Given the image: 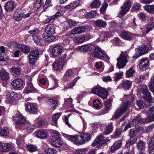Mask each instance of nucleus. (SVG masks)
<instances>
[{
    "instance_id": "3c124183",
    "label": "nucleus",
    "mask_w": 154,
    "mask_h": 154,
    "mask_svg": "<svg viewBox=\"0 0 154 154\" xmlns=\"http://www.w3.org/2000/svg\"><path fill=\"white\" fill-rule=\"evenodd\" d=\"M137 104L140 109H143L146 106L145 103L141 100L137 101Z\"/></svg>"
},
{
    "instance_id": "de8ad7c7",
    "label": "nucleus",
    "mask_w": 154,
    "mask_h": 154,
    "mask_svg": "<svg viewBox=\"0 0 154 154\" xmlns=\"http://www.w3.org/2000/svg\"><path fill=\"white\" fill-rule=\"evenodd\" d=\"M44 153L45 154H56L57 151L54 149L49 148L46 149Z\"/></svg>"
},
{
    "instance_id": "ea45409f",
    "label": "nucleus",
    "mask_w": 154,
    "mask_h": 154,
    "mask_svg": "<svg viewBox=\"0 0 154 154\" xmlns=\"http://www.w3.org/2000/svg\"><path fill=\"white\" fill-rule=\"evenodd\" d=\"M75 69H68L64 74L65 77L67 78L72 76L74 72Z\"/></svg>"
},
{
    "instance_id": "052dcab7",
    "label": "nucleus",
    "mask_w": 154,
    "mask_h": 154,
    "mask_svg": "<svg viewBox=\"0 0 154 154\" xmlns=\"http://www.w3.org/2000/svg\"><path fill=\"white\" fill-rule=\"evenodd\" d=\"M50 36H45V34H43L42 37L45 40V41L47 42H51L53 41V37Z\"/></svg>"
},
{
    "instance_id": "5fc2aeb1",
    "label": "nucleus",
    "mask_w": 154,
    "mask_h": 154,
    "mask_svg": "<svg viewBox=\"0 0 154 154\" xmlns=\"http://www.w3.org/2000/svg\"><path fill=\"white\" fill-rule=\"evenodd\" d=\"M75 85V84L73 82L68 83L67 84V85L66 86L64 87V88L62 90L64 91H65L68 89H70L72 88Z\"/></svg>"
},
{
    "instance_id": "c9c22d12",
    "label": "nucleus",
    "mask_w": 154,
    "mask_h": 154,
    "mask_svg": "<svg viewBox=\"0 0 154 154\" xmlns=\"http://www.w3.org/2000/svg\"><path fill=\"white\" fill-rule=\"evenodd\" d=\"M74 41L75 43H81L84 41L85 40V37L84 36L80 35L75 37L73 38Z\"/></svg>"
},
{
    "instance_id": "a18cd8bd",
    "label": "nucleus",
    "mask_w": 154,
    "mask_h": 154,
    "mask_svg": "<svg viewBox=\"0 0 154 154\" xmlns=\"http://www.w3.org/2000/svg\"><path fill=\"white\" fill-rule=\"evenodd\" d=\"M26 147L30 152H34L36 151L37 149L36 146L33 145H27Z\"/></svg>"
},
{
    "instance_id": "473e14b6",
    "label": "nucleus",
    "mask_w": 154,
    "mask_h": 154,
    "mask_svg": "<svg viewBox=\"0 0 154 154\" xmlns=\"http://www.w3.org/2000/svg\"><path fill=\"white\" fill-rule=\"evenodd\" d=\"M133 122V124L135 125L139 123H141L144 122V120L142 119L140 116L138 115L136 116L132 120Z\"/></svg>"
},
{
    "instance_id": "4468645a",
    "label": "nucleus",
    "mask_w": 154,
    "mask_h": 154,
    "mask_svg": "<svg viewBox=\"0 0 154 154\" xmlns=\"http://www.w3.org/2000/svg\"><path fill=\"white\" fill-rule=\"evenodd\" d=\"M148 117L145 119V122H149L154 121V106L150 108L147 111Z\"/></svg>"
},
{
    "instance_id": "e2e57ef3",
    "label": "nucleus",
    "mask_w": 154,
    "mask_h": 154,
    "mask_svg": "<svg viewBox=\"0 0 154 154\" xmlns=\"http://www.w3.org/2000/svg\"><path fill=\"white\" fill-rule=\"evenodd\" d=\"M51 0H46L45 3L43 7V10L45 11L48 7L51 6Z\"/></svg>"
},
{
    "instance_id": "c03bdc74",
    "label": "nucleus",
    "mask_w": 154,
    "mask_h": 154,
    "mask_svg": "<svg viewBox=\"0 0 154 154\" xmlns=\"http://www.w3.org/2000/svg\"><path fill=\"white\" fill-rule=\"evenodd\" d=\"M105 105V109L106 112H108L111 106V100L109 99L106 100L104 102Z\"/></svg>"
},
{
    "instance_id": "f704fd0d",
    "label": "nucleus",
    "mask_w": 154,
    "mask_h": 154,
    "mask_svg": "<svg viewBox=\"0 0 154 154\" xmlns=\"http://www.w3.org/2000/svg\"><path fill=\"white\" fill-rule=\"evenodd\" d=\"M92 47V46L91 44H87L85 45L79 46L78 48V49L81 51H87L90 48H91Z\"/></svg>"
},
{
    "instance_id": "4d7b16f0",
    "label": "nucleus",
    "mask_w": 154,
    "mask_h": 154,
    "mask_svg": "<svg viewBox=\"0 0 154 154\" xmlns=\"http://www.w3.org/2000/svg\"><path fill=\"white\" fill-rule=\"evenodd\" d=\"M147 29L149 32L154 27V22L151 21L146 26Z\"/></svg>"
},
{
    "instance_id": "39448f33",
    "label": "nucleus",
    "mask_w": 154,
    "mask_h": 154,
    "mask_svg": "<svg viewBox=\"0 0 154 154\" xmlns=\"http://www.w3.org/2000/svg\"><path fill=\"white\" fill-rule=\"evenodd\" d=\"M64 48L61 45L54 47L51 49V54L52 57H55L61 55L64 51Z\"/></svg>"
},
{
    "instance_id": "7c9ffc66",
    "label": "nucleus",
    "mask_w": 154,
    "mask_h": 154,
    "mask_svg": "<svg viewBox=\"0 0 154 154\" xmlns=\"http://www.w3.org/2000/svg\"><path fill=\"white\" fill-rule=\"evenodd\" d=\"M146 143L142 140H140L137 143V147L140 152H142L145 150Z\"/></svg>"
},
{
    "instance_id": "774afa93",
    "label": "nucleus",
    "mask_w": 154,
    "mask_h": 154,
    "mask_svg": "<svg viewBox=\"0 0 154 154\" xmlns=\"http://www.w3.org/2000/svg\"><path fill=\"white\" fill-rule=\"evenodd\" d=\"M114 43L116 45H122V43L121 41L119 38L116 37L113 40Z\"/></svg>"
},
{
    "instance_id": "bb28decb",
    "label": "nucleus",
    "mask_w": 154,
    "mask_h": 154,
    "mask_svg": "<svg viewBox=\"0 0 154 154\" xmlns=\"http://www.w3.org/2000/svg\"><path fill=\"white\" fill-rule=\"evenodd\" d=\"M113 124L112 122L109 123L105 128V130L103 134L105 135H107L111 133L113 130Z\"/></svg>"
},
{
    "instance_id": "aec40b11",
    "label": "nucleus",
    "mask_w": 154,
    "mask_h": 154,
    "mask_svg": "<svg viewBox=\"0 0 154 154\" xmlns=\"http://www.w3.org/2000/svg\"><path fill=\"white\" fill-rule=\"evenodd\" d=\"M63 136L66 137L68 140L74 142L77 144L80 145L78 143V140L80 139L79 136H71L65 134H63Z\"/></svg>"
},
{
    "instance_id": "a19ab883",
    "label": "nucleus",
    "mask_w": 154,
    "mask_h": 154,
    "mask_svg": "<svg viewBox=\"0 0 154 154\" xmlns=\"http://www.w3.org/2000/svg\"><path fill=\"white\" fill-rule=\"evenodd\" d=\"M149 88L150 91L153 92L154 94V76L151 77L150 80L149 82Z\"/></svg>"
},
{
    "instance_id": "69168bd1",
    "label": "nucleus",
    "mask_w": 154,
    "mask_h": 154,
    "mask_svg": "<svg viewBox=\"0 0 154 154\" xmlns=\"http://www.w3.org/2000/svg\"><path fill=\"white\" fill-rule=\"evenodd\" d=\"M101 87H95L92 89L91 90L92 92L94 94H96L97 95L99 91L100 90V89Z\"/></svg>"
},
{
    "instance_id": "bf43d9fd",
    "label": "nucleus",
    "mask_w": 154,
    "mask_h": 154,
    "mask_svg": "<svg viewBox=\"0 0 154 154\" xmlns=\"http://www.w3.org/2000/svg\"><path fill=\"white\" fill-rule=\"evenodd\" d=\"M39 54V51L37 50H35L32 51L31 53L29 55L38 58Z\"/></svg>"
},
{
    "instance_id": "37998d69",
    "label": "nucleus",
    "mask_w": 154,
    "mask_h": 154,
    "mask_svg": "<svg viewBox=\"0 0 154 154\" xmlns=\"http://www.w3.org/2000/svg\"><path fill=\"white\" fill-rule=\"evenodd\" d=\"M140 34V35L142 36L145 35L146 34H147L149 31L147 29V28L146 26H143L142 28H141Z\"/></svg>"
},
{
    "instance_id": "9d476101",
    "label": "nucleus",
    "mask_w": 154,
    "mask_h": 154,
    "mask_svg": "<svg viewBox=\"0 0 154 154\" xmlns=\"http://www.w3.org/2000/svg\"><path fill=\"white\" fill-rule=\"evenodd\" d=\"M85 28L84 26H80L76 27L73 29L71 31V33H67L66 35V38L72 37L71 35L72 34H77L81 33L85 31Z\"/></svg>"
},
{
    "instance_id": "13d9d810",
    "label": "nucleus",
    "mask_w": 154,
    "mask_h": 154,
    "mask_svg": "<svg viewBox=\"0 0 154 154\" xmlns=\"http://www.w3.org/2000/svg\"><path fill=\"white\" fill-rule=\"evenodd\" d=\"M134 73V70L132 68H130L129 70L127 71L126 73V75L129 77L132 76Z\"/></svg>"
},
{
    "instance_id": "6e6552de",
    "label": "nucleus",
    "mask_w": 154,
    "mask_h": 154,
    "mask_svg": "<svg viewBox=\"0 0 154 154\" xmlns=\"http://www.w3.org/2000/svg\"><path fill=\"white\" fill-rule=\"evenodd\" d=\"M78 143L81 145L89 141L91 139V135L89 133H84L80 134Z\"/></svg>"
},
{
    "instance_id": "7ed1b4c3",
    "label": "nucleus",
    "mask_w": 154,
    "mask_h": 154,
    "mask_svg": "<svg viewBox=\"0 0 154 154\" xmlns=\"http://www.w3.org/2000/svg\"><path fill=\"white\" fill-rule=\"evenodd\" d=\"M129 58V56L126 52H122L120 57L117 59L118 68L119 69L124 68L128 62Z\"/></svg>"
},
{
    "instance_id": "09e8293b",
    "label": "nucleus",
    "mask_w": 154,
    "mask_h": 154,
    "mask_svg": "<svg viewBox=\"0 0 154 154\" xmlns=\"http://www.w3.org/2000/svg\"><path fill=\"white\" fill-rule=\"evenodd\" d=\"M93 105L94 107L97 109H100L101 106V103L98 99H97L94 101Z\"/></svg>"
},
{
    "instance_id": "0e129e2a",
    "label": "nucleus",
    "mask_w": 154,
    "mask_h": 154,
    "mask_svg": "<svg viewBox=\"0 0 154 154\" xmlns=\"http://www.w3.org/2000/svg\"><path fill=\"white\" fill-rule=\"evenodd\" d=\"M122 75V72L116 73L115 74L114 79L115 81H116L120 79Z\"/></svg>"
},
{
    "instance_id": "393cba45",
    "label": "nucleus",
    "mask_w": 154,
    "mask_h": 154,
    "mask_svg": "<svg viewBox=\"0 0 154 154\" xmlns=\"http://www.w3.org/2000/svg\"><path fill=\"white\" fill-rule=\"evenodd\" d=\"M103 139L104 137L102 135H100L97 137L96 140L94 141L92 143V146H94L97 145L101 142H102ZM108 141V140H103V141H104L105 142L102 143H106Z\"/></svg>"
},
{
    "instance_id": "8fccbe9b",
    "label": "nucleus",
    "mask_w": 154,
    "mask_h": 154,
    "mask_svg": "<svg viewBox=\"0 0 154 154\" xmlns=\"http://www.w3.org/2000/svg\"><path fill=\"white\" fill-rule=\"evenodd\" d=\"M8 133V130L7 128H4L0 129V135L1 136H6Z\"/></svg>"
},
{
    "instance_id": "c85d7f7f",
    "label": "nucleus",
    "mask_w": 154,
    "mask_h": 154,
    "mask_svg": "<svg viewBox=\"0 0 154 154\" xmlns=\"http://www.w3.org/2000/svg\"><path fill=\"white\" fill-rule=\"evenodd\" d=\"M15 7V5L12 2H8L5 4V8L8 11H10L13 10Z\"/></svg>"
},
{
    "instance_id": "a878e982",
    "label": "nucleus",
    "mask_w": 154,
    "mask_h": 154,
    "mask_svg": "<svg viewBox=\"0 0 154 154\" xmlns=\"http://www.w3.org/2000/svg\"><path fill=\"white\" fill-rule=\"evenodd\" d=\"M131 85L130 81L127 80L123 81L120 84L119 86L122 87L125 89H128L131 88Z\"/></svg>"
},
{
    "instance_id": "1a4fd4ad",
    "label": "nucleus",
    "mask_w": 154,
    "mask_h": 154,
    "mask_svg": "<svg viewBox=\"0 0 154 154\" xmlns=\"http://www.w3.org/2000/svg\"><path fill=\"white\" fill-rule=\"evenodd\" d=\"M6 98L5 101L6 103H11L15 100L17 97V94L14 92L11 93L8 91L5 92Z\"/></svg>"
},
{
    "instance_id": "cd10ccee",
    "label": "nucleus",
    "mask_w": 154,
    "mask_h": 154,
    "mask_svg": "<svg viewBox=\"0 0 154 154\" xmlns=\"http://www.w3.org/2000/svg\"><path fill=\"white\" fill-rule=\"evenodd\" d=\"M100 89H101V90H100V91H99L98 94H97V95L102 99H104L106 98L108 95L107 91L104 88L101 87Z\"/></svg>"
},
{
    "instance_id": "423d86ee",
    "label": "nucleus",
    "mask_w": 154,
    "mask_h": 154,
    "mask_svg": "<svg viewBox=\"0 0 154 154\" xmlns=\"http://www.w3.org/2000/svg\"><path fill=\"white\" fill-rule=\"evenodd\" d=\"M136 53L133 57L134 59H136L142 55L147 53L148 51V47L145 45H142L136 50Z\"/></svg>"
},
{
    "instance_id": "2eb2a0df",
    "label": "nucleus",
    "mask_w": 154,
    "mask_h": 154,
    "mask_svg": "<svg viewBox=\"0 0 154 154\" xmlns=\"http://www.w3.org/2000/svg\"><path fill=\"white\" fill-rule=\"evenodd\" d=\"M11 84L14 88L21 89L23 87V82L20 79H17L13 81Z\"/></svg>"
},
{
    "instance_id": "20e7f679",
    "label": "nucleus",
    "mask_w": 154,
    "mask_h": 154,
    "mask_svg": "<svg viewBox=\"0 0 154 154\" xmlns=\"http://www.w3.org/2000/svg\"><path fill=\"white\" fill-rule=\"evenodd\" d=\"M104 51L100 48L93 47L90 50V53L97 58L103 60L104 59Z\"/></svg>"
},
{
    "instance_id": "f8f14e48",
    "label": "nucleus",
    "mask_w": 154,
    "mask_h": 154,
    "mask_svg": "<svg viewBox=\"0 0 154 154\" xmlns=\"http://www.w3.org/2000/svg\"><path fill=\"white\" fill-rule=\"evenodd\" d=\"M142 91L144 94V99L149 103L152 102V99L147 87L146 86H143L142 88Z\"/></svg>"
},
{
    "instance_id": "6ab92c4d",
    "label": "nucleus",
    "mask_w": 154,
    "mask_h": 154,
    "mask_svg": "<svg viewBox=\"0 0 154 154\" xmlns=\"http://www.w3.org/2000/svg\"><path fill=\"white\" fill-rule=\"evenodd\" d=\"M149 61L146 58L142 59L139 63V67L143 70H146L149 67Z\"/></svg>"
},
{
    "instance_id": "58836bf2",
    "label": "nucleus",
    "mask_w": 154,
    "mask_h": 154,
    "mask_svg": "<svg viewBox=\"0 0 154 154\" xmlns=\"http://www.w3.org/2000/svg\"><path fill=\"white\" fill-rule=\"evenodd\" d=\"M36 136L38 138L43 139L46 137L47 134L45 132L39 131L37 132Z\"/></svg>"
},
{
    "instance_id": "c756f323",
    "label": "nucleus",
    "mask_w": 154,
    "mask_h": 154,
    "mask_svg": "<svg viewBox=\"0 0 154 154\" xmlns=\"http://www.w3.org/2000/svg\"><path fill=\"white\" fill-rule=\"evenodd\" d=\"M17 47L24 53H28L30 50V48L28 46L25 45L18 44L17 45Z\"/></svg>"
},
{
    "instance_id": "2f4dec72",
    "label": "nucleus",
    "mask_w": 154,
    "mask_h": 154,
    "mask_svg": "<svg viewBox=\"0 0 154 154\" xmlns=\"http://www.w3.org/2000/svg\"><path fill=\"white\" fill-rule=\"evenodd\" d=\"M0 77L2 80H8L9 78V74L5 70H1L0 71Z\"/></svg>"
},
{
    "instance_id": "72a5a7b5",
    "label": "nucleus",
    "mask_w": 154,
    "mask_h": 154,
    "mask_svg": "<svg viewBox=\"0 0 154 154\" xmlns=\"http://www.w3.org/2000/svg\"><path fill=\"white\" fill-rule=\"evenodd\" d=\"M11 74L15 77L18 76L20 73V70L17 67H12L10 69Z\"/></svg>"
},
{
    "instance_id": "49530a36",
    "label": "nucleus",
    "mask_w": 154,
    "mask_h": 154,
    "mask_svg": "<svg viewBox=\"0 0 154 154\" xmlns=\"http://www.w3.org/2000/svg\"><path fill=\"white\" fill-rule=\"evenodd\" d=\"M144 7L145 10L149 13L154 12V5H146Z\"/></svg>"
},
{
    "instance_id": "e433bc0d",
    "label": "nucleus",
    "mask_w": 154,
    "mask_h": 154,
    "mask_svg": "<svg viewBox=\"0 0 154 154\" xmlns=\"http://www.w3.org/2000/svg\"><path fill=\"white\" fill-rule=\"evenodd\" d=\"M47 103L50 106L49 107L50 109L55 108L57 104V101L52 99L48 100L47 101Z\"/></svg>"
},
{
    "instance_id": "864d4df0",
    "label": "nucleus",
    "mask_w": 154,
    "mask_h": 154,
    "mask_svg": "<svg viewBox=\"0 0 154 154\" xmlns=\"http://www.w3.org/2000/svg\"><path fill=\"white\" fill-rule=\"evenodd\" d=\"M61 113H58L55 114L52 117V120L54 122L55 124V125L57 126V121L58 119L59 118L60 116Z\"/></svg>"
},
{
    "instance_id": "79ce46f5",
    "label": "nucleus",
    "mask_w": 154,
    "mask_h": 154,
    "mask_svg": "<svg viewBox=\"0 0 154 154\" xmlns=\"http://www.w3.org/2000/svg\"><path fill=\"white\" fill-rule=\"evenodd\" d=\"M101 4L100 1L99 0H94L91 4V6L92 8H98Z\"/></svg>"
},
{
    "instance_id": "5701e85b",
    "label": "nucleus",
    "mask_w": 154,
    "mask_h": 154,
    "mask_svg": "<svg viewBox=\"0 0 154 154\" xmlns=\"http://www.w3.org/2000/svg\"><path fill=\"white\" fill-rule=\"evenodd\" d=\"M135 35L129 32H122V35L123 38L126 40H130L133 38Z\"/></svg>"
},
{
    "instance_id": "f3484780",
    "label": "nucleus",
    "mask_w": 154,
    "mask_h": 154,
    "mask_svg": "<svg viewBox=\"0 0 154 154\" xmlns=\"http://www.w3.org/2000/svg\"><path fill=\"white\" fill-rule=\"evenodd\" d=\"M45 32L49 36H52L55 33L54 26L52 24H49L45 29Z\"/></svg>"
},
{
    "instance_id": "0eeeda50",
    "label": "nucleus",
    "mask_w": 154,
    "mask_h": 154,
    "mask_svg": "<svg viewBox=\"0 0 154 154\" xmlns=\"http://www.w3.org/2000/svg\"><path fill=\"white\" fill-rule=\"evenodd\" d=\"M64 64V59L63 58H60L55 60L52 66L54 70L58 71L62 69Z\"/></svg>"
},
{
    "instance_id": "412c9836",
    "label": "nucleus",
    "mask_w": 154,
    "mask_h": 154,
    "mask_svg": "<svg viewBox=\"0 0 154 154\" xmlns=\"http://www.w3.org/2000/svg\"><path fill=\"white\" fill-rule=\"evenodd\" d=\"M51 143L54 147H59L62 145L63 143L61 141V139H52Z\"/></svg>"
},
{
    "instance_id": "a211bd4d",
    "label": "nucleus",
    "mask_w": 154,
    "mask_h": 154,
    "mask_svg": "<svg viewBox=\"0 0 154 154\" xmlns=\"http://www.w3.org/2000/svg\"><path fill=\"white\" fill-rule=\"evenodd\" d=\"M36 90L32 83L31 82H29L27 83L23 92L26 94H27L35 92Z\"/></svg>"
},
{
    "instance_id": "4be33fe9",
    "label": "nucleus",
    "mask_w": 154,
    "mask_h": 154,
    "mask_svg": "<svg viewBox=\"0 0 154 154\" xmlns=\"http://www.w3.org/2000/svg\"><path fill=\"white\" fill-rule=\"evenodd\" d=\"M13 146L10 143L3 144L0 147V151L1 152H7L11 150Z\"/></svg>"
},
{
    "instance_id": "dca6fc26",
    "label": "nucleus",
    "mask_w": 154,
    "mask_h": 154,
    "mask_svg": "<svg viewBox=\"0 0 154 154\" xmlns=\"http://www.w3.org/2000/svg\"><path fill=\"white\" fill-rule=\"evenodd\" d=\"M26 108L27 111L33 113H36L38 111L36 105L34 103H27L26 106Z\"/></svg>"
},
{
    "instance_id": "6e6d98bb",
    "label": "nucleus",
    "mask_w": 154,
    "mask_h": 154,
    "mask_svg": "<svg viewBox=\"0 0 154 154\" xmlns=\"http://www.w3.org/2000/svg\"><path fill=\"white\" fill-rule=\"evenodd\" d=\"M42 5V0H36L34 6L35 8L38 9L41 7Z\"/></svg>"
},
{
    "instance_id": "338daca9",
    "label": "nucleus",
    "mask_w": 154,
    "mask_h": 154,
    "mask_svg": "<svg viewBox=\"0 0 154 154\" xmlns=\"http://www.w3.org/2000/svg\"><path fill=\"white\" fill-rule=\"evenodd\" d=\"M54 19V16L49 17L48 18L45 20H44V23H50V22H53Z\"/></svg>"
},
{
    "instance_id": "ddd939ff",
    "label": "nucleus",
    "mask_w": 154,
    "mask_h": 154,
    "mask_svg": "<svg viewBox=\"0 0 154 154\" xmlns=\"http://www.w3.org/2000/svg\"><path fill=\"white\" fill-rule=\"evenodd\" d=\"M24 12L23 10L21 9H18L15 11L13 19L14 20L19 21L24 17Z\"/></svg>"
},
{
    "instance_id": "b1692460",
    "label": "nucleus",
    "mask_w": 154,
    "mask_h": 154,
    "mask_svg": "<svg viewBox=\"0 0 154 154\" xmlns=\"http://www.w3.org/2000/svg\"><path fill=\"white\" fill-rule=\"evenodd\" d=\"M122 141L121 140H119L115 142L111 146V151L113 152L119 149L121 146Z\"/></svg>"
},
{
    "instance_id": "f03ea898",
    "label": "nucleus",
    "mask_w": 154,
    "mask_h": 154,
    "mask_svg": "<svg viewBox=\"0 0 154 154\" xmlns=\"http://www.w3.org/2000/svg\"><path fill=\"white\" fill-rule=\"evenodd\" d=\"M13 119L16 122V127L18 128L21 126L25 123L24 125L26 127H27V129L29 130L31 129L30 131H32V130H32L34 128L33 125L29 123L25 122L26 119L21 113H18L16 114L15 116L13 117Z\"/></svg>"
},
{
    "instance_id": "9b49d317",
    "label": "nucleus",
    "mask_w": 154,
    "mask_h": 154,
    "mask_svg": "<svg viewBox=\"0 0 154 154\" xmlns=\"http://www.w3.org/2000/svg\"><path fill=\"white\" fill-rule=\"evenodd\" d=\"M131 5V3L130 1H127L125 2L121 7V10L119 14L122 16L125 15L127 12L129 11Z\"/></svg>"
},
{
    "instance_id": "680f3d73",
    "label": "nucleus",
    "mask_w": 154,
    "mask_h": 154,
    "mask_svg": "<svg viewBox=\"0 0 154 154\" xmlns=\"http://www.w3.org/2000/svg\"><path fill=\"white\" fill-rule=\"evenodd\" d=\"M86 152L85 149H79L75 151V154H85Z\"/></svg>"
},
{
    "instance_id": "603ef678",
    "label": "nucleus",
    "mask_w": 154,
    "mask_h": 154,
    "mask_svg": "<svg viewBox=\"0 0 154 154\" xmlns=\"http://www.w3.org/2000/svg\"><path fill=\"white\" fill-rule=\"evenodd\" d=\"M29 62L30 64H34L37 61L38 58L29 55Z\"/></svg>"
},
{
    "instance_id": "f257e3e1",
    "label": "nucleus",
    "mask_w": 154,
    "mask_h": 154,
    "mask_svg": "<svg viewBox=\"0 0 154 154\" xmlns=\"http://www.w3.org/2000/svg\"><path fill=\"white\" fill-rule=\"evenodd\" d=\"M128 98L130 99V101L124 102L121 105L120 108L118 109L115 112L114 117L116 118H118L132 105V102H133L135 99L133 96L130 95L128 96Z\"/></svg>"
},
{
    "instance_id": "4c0bfd02",
    "label": "nucleus",
    "mask_w": 154,
    "mask_h": 154,
    "mask_svg": "<svg viewBox=\"0 0 154 154\" xmlns=\"http://www.w3.org/2000/svg\"><path fill=\"white\" fill-rule=\"evenodd\" d=\"M94 24L97 26L100 27H104L106 25L105 21L102 20H98L95 21Z\"/></svg>"
}]
</instances>
